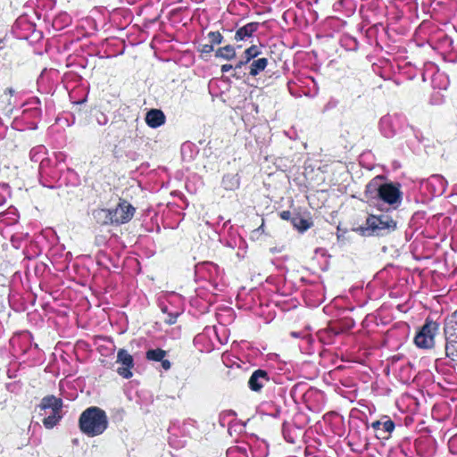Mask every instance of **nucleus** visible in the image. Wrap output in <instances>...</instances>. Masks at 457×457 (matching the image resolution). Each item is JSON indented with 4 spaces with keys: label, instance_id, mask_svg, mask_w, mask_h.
Listing matches in <instances>:
<instances>
[{
    "label": "nucleus",
    "instance_id": "1",
    "mask_svg": "<svg viewBox=\"0 0 457 457\" xmlns=\"http://www.w3.org/2000/svg\"><path fill=\"white\" fill-rule=\"evenodd\" d=\"M365 198L370 206L384 210L388 204L395 209L402 202V192L392 183H385L383 177L378 176L366 186Z\"/></svg>",
    "mask_w": 457,
    "mask_h": 457
},
{
    "label": "nucleus",
    "instance_id": "2",
    "mask_svg": "<svg viewBox=\"0 0 457 457\" xmlns=\"http://www.w3.org/2000/svg\"><path fill=\"white\" fill-rule=\"evenodd\" d=\"M108 417L104 411L98 407L86 409L79 417V428L87 436L102 435L108 427Z\"/></svg>",
    "mask_w": 457,
    "mask_h": 457
},
{
    "label": "nucleus",
    "instance_id": "3",
    "mask_svg": "<svg viewBox=\"0 0 457 457\" xmlns=\"http://www.w3.org/2000/svg\"><path fill=\"white\" fill-rule=\"evenodd\" d=\"M397 223L388 214L370 215L361 228L362 235L383 237L396 229Z\"/></svg>",
    "mask_w": 457,
    "mask_h": 457
},
{
    "label": "nucleus",
    "instance_id": "4",
    "mask_svg": "<svg viewBox=\"0 0 457 457\" xmlns=\"http://www.w3.org/2000/svg\"><path fill=\"white\" fill-rule=\"evenodd\" d=\"M40 416L45 428L51 429L56 426L62 418V400L54 395H48L41 400L39 404Z\"/></svg>",
    "mask_w": 457,
    "mask_h": 457
},
{
    "label": "nucleus",
    "instance_id": "5",
    "mask_svg": "<svg viewBox=\"0 0 457 457\" xmlns=\"http://www.w3.org/2000/svg\"><path fill=\"white\" fill-rule=\"evenodd\" d=\"M195 274L208 281L215 290L222 291L225 287L223 270L215 263L205 262L195 266Z\"/></svg>",
    "mask_w": 457,
    "mask_h": 457
},
{
    "label": "nucleus",
    "instance_id": "6",
    "mask_svg": "<svg viewBox=\"0 0 457 457\" xmlns=\"http://www.w3.org/2000/svg\"><path fill=\"white\" fill-rule=\"evenodd\" d=\"M46 148L42 145L33 147L29 152L30 160L34 162H39V176L41 183L44 186H47L46 182H44L45 179H50L56 180L58 179V172L56 170H48V166L51 164L52 159L46 157Z\"/></svg>",
    "mask_w": 457,
    "mask_h": 457
},
{
    "label": "nucleus",
    "instance_id": "7",
    "mask_svg": "<svg viewBox=\"0 0 457 457\" xmlns=\"http://www.w3.org/2000/svg\"><path fill=\"white\" fill-rule=\"evenodd\" d=\"M160 307L162 312L169 316L166 322L173 324L176 319L183 312L184 301L179 295L171 293L167 295L164 301L161 302Z\"/></svg>",
    "mask_w": 457,
    "mask_h": 457
},
{
    "label": "nucleus",
    "instance_id": "8",
    "mask_svg": "<svg viewBox=\"0 0 457 457\" xmlns=\"http://www.w3.org/2000/svg\"><path fill=\"white\" fill-rule=\"evenodd\" d=\"M438 324L427 320L420 330L414 337V343L419 348L428 349L435 345V336L438 331Z\"/></svg>",
    "mask_w": 457,
    "mask_h": 457
},
{
    "label": "nucleus",
    "instance_id": "9",
    "mask_svg": "<svg viewBox=\"0 0 457 457\" xmlns=\"http://www.w3.org/2000/svg\"><path fill=\"white\" fill-rule=\"evenodd\" d=\"M404 122V118L399 114L385 115L379 121L380 132L384 137L391 138L402 129Z\"/></svg>",
    "mask_w": 457,
    "mask_h": 457
},
{
    "label": "nucleus",
    "instance_id": "10",
    "mask_svg": "<svg viewBox=\"0 0 457 457\" xmlns=\"http://www.w3.org/2000/svg\"><path fill=\"white\" fill-rule=\"evenodd\" d=\"M110 210L114 225L129 222L136 212L135 207L126 200H120L119 204Z\"/></svg>",
    "mask_w": 457,
    "mask_h": 457
},
{
    "label": "nucleus",
    "instance_id": "11",
    "mask_svg": "<svg viewBox=\"0 0 457 457\" xmlns=\"http://www.w3.org/2000/svg\"><path fill=\"white\" fill-rule=\"evenodd\" d=\"M17 106L15 91L12 88H7L0 98V111L4 115L11 117L15 112H19Z\"/></svg>",
    "mask_w": 457,
    "mask_h": 457
},
{
    "label": "nucleus",
    "instance_id": "12",
    "mask_svg": "<svg viewBox=\"0 0 457 457\" xmlns=\"http://www.w3.org/2000/svg\"><path fill=\"white\" fill-rule=\"evenodd\" d=\"M117 363L120 364L117 368V373L124 378L132 377L131 369L134 367V359L128 351L120 349L117 353Z\"/></svg>",
    "mask_w": 457,
    "mask_h": 457
},
{
    "label": "nucleus",
    "instance_id": "13",
    "mask_svg": "<svg viewBox=\"0 0 457 457\" xmlns=\"http://www.w3.org/2000/svg\"><path fill=\"white\" fill-rule=\"evenodd\" d=\"M21 112L24 120L38 119L41 116V102L37 97H32L21 105Z\"/></svg>",
    "mask_w": 457,
    "mask_h": 457
},
{
    "label": "nucleus",
    "instance_id": "14",
    "mask_svg": "<svg viewBox=\"0 0 457 457\" xmlns=\"http://www.w3.org/2000/svg\"><path fill=\"white\" fill-rule=\"evenodd\" d=\"M216 336L217 335H216V330H215L214 327H206L204 328V330L203 331V333L198 334L195 337V339H194L195 345H199L204 344L205 341H208L206 343V345L203 348H201V351L210 352L215 346L213 338H216Z\"/></svg>",
    "mask_w": 457,
    "mask_h": 457
},
{
    "label": "nucleus",
    "instance_id": "15",
    "mask_svg": "<svg viewBox=\"0 0 457 457\" xmlns=\"http://www.w3.org/2000/svg\"><path fill=\"white\" fill-rule=\"evenodd\" d=\"M425 186L432 195L438 196L445 193L447 182L441 175H432Z\"/></svg>",
    "mask_w": 457,
    "mask_h": 457
},
{
    "label": "nucleus",
    "instance_id": "16",
    "mask_svg": "<svg viewBox=\"0 0 457 457\" xmlns=\"http://www.w3.org/2000/svg\"><path fill=\"white\" fill-rule=\"evenodd\" d=\"M270 381L269 373L263 370H256L248 380L251 390L259 392Z\"/></svg>",
    "mask_w": 457,
    "mask_h": 457
},
{
    "label": "nucleus",
    "instance_id": "17",
    "mask_svg": "<svg viewBox=\"0 0 457 457\" xmlns=\"http://www.w3.org/2000/svg\"><path fill=\"white\" fill-rule=\"evenodd\" d=\"M145 120L148 127L156 129L165 123L166 117L162 110L151 109L146 112Z\"/></svg>",
    "mask_w": 457,
    "mask_h": 457
},
{
    "label": "nucleus",
    "instance_id": "18",
    "mask_svg": "<svg viewBox=\"0 0 457 457\" xmlns=\"http://www.w3.org/2000/svg\"><path fill=\"white\" fill-rule=\"evenodd\" d=\"M371 427L377 432L378 437L387 438L395 429V424L391 420H377L371 424Z\"/></svg>",
    "mask_w": 457,
    "mask_h": 457
},
{
    "label": "nucleus",
    "instance_id": "19",
    "mask_svg": "<svg viewBox=\"0 0 457 457\" xmlns=\"http://www.w3.org/2000/svg\"><path fill=\"white\" fill-rule=\"evenodd\" d=\"M259 27L260 23L258 22H249L245 24L236 31L235 39L237 41H241L251 37L253 34L257 31Z\"/></svg>",
    "mask_w": 457,
    "mask_h": 457
},
{
    "label": "nucleus",
    "instance_id": "20",
    "mask_svg": "<svg viewBox=\"0 0 457 457\" xmlns=\"http://www.w3.org/2000/svg\"><path fill=\"white\" fill-rule=\"evenodd\" d=\"M93 217L101 225H114L110 209H96L93 211Z\"/></svg>",
    "mask_w": 457,
    "mask_h": 457
},
{
    "label": "nucleus",
    "instance_id": "21",
    "mask_svg": "<svg viewBox=\"0 0 457 457\" xmlns=\"http://www.w3.org/2000/svg\"><path fill=\"white\" fill-rule=\"evenodd\" d=\"M18 211L13 206H10L6 211L0 213V222L5 226L15 224L18 221Z\"/></svg>",
    "mask_w": 457,
    "mask_h": 457
},
{
    "label": "nucleus",
    "instance_id": "22",
    "mask_svg": "<svg viewBox=\"0 0 457 457\" xmlns=\"http://www.w3.org/2000/svg\"><path fill=\"white\" fill-rule=\"evenodd\" d=\"M198 154L196 145L191 142H185L181 145V156L185 162L193 161Z\"/></svg>",
    "mask_w": 457,
    "mask_h": 457
},
{
    "label": "nucleus",
    "instance_id": "23",
    "mask_svg": "<svg viewBox=\"0 0 457 457\" xmlns=\"http://www.w3.org/2000/svg\"><path fill=\"white\" fill-rule=\"evenodd\" d=\"M268 65L267 58H259L253 60L249 66V75L252 77L257 76L260 72L263 71Z\"/></svg>",
    "mask_w": 457,
    "mask_h": 457
},
{
    "label": "nucleus",
    "instance_id": "24",
    "mask_svg": "<svg viewBox=\"0 0 457 457\" xmlns=\"http://www.w3.org/2000/svg\"><path fill=\"white\" fill-rule=\"evenodd\" d=\"M221 184L226 190H236L239 187L240 179L237 174H226Z\"/></svg>",
    "mask_w": 457,
    "mask_h": 457
},
{
    "label": "nucleus",
    "instance_id": "25",
    "mask_svg": "<svg viewBox=\"0 0 457 457\" xmlns=\"http://www.w3.org/2000/svg\"><path fill=\"white\" fill-rule=\"evenodd\" d=\"M215 56L225 60H232L236 56L235 47L230 45L220 47L216 51Z\"/></svg>",
    "mask_w": 457,
    "mask_h": 457
},
{
    "label": "nucleus",
    "instance_id": "26",
    "mask_svg": "<svg viewBox=\"0 0 457 457\" xmlns=\"http://www.w3.org/2000/svg\"><path fill=\"white\" fill-rule=\"evenodd\" d=\"M166 355V351L160 348L150 349L145 353L146 359L154 361H162V359L165 358Z\"/></svg>",
    "mask_w": 457,
    "mask_h": 457
},
{
    "label": "nucleus",
    "instance_id": "27",
    "mask_svg": "<svg viewBox=\"0 0 457 457\" xmlns=\"http://www.w3.org/2000/svg\"><path fill=\"white\" fill-rule=\"evenodd\" d=\"M445 354L453 361H457V340H447L445 344Z\"/></svg>",
    "mask_w": 457,
    "mask_h": 457
},
{
    "label": "nucleus",
    "instance_id": "28",
    "mask_svg": "<svg viewBox=\"0 0 457 457\" xmlns=\"http://www.w3.org/2000/svg\"><path fill=\"white\" fill-rule=\"evenodd\" d=\"M261 54V51L257 46H251L244 52L245 62H250L253 59Z\"/></svg>",
    "mask_w": 457,
    "mask_h": 457
},
{
    "label": "nucleus",
    "instance_id": "29",
    "mask_svg": "<svg viewBox=\"0 0 457 457\" xmlns=\"http://www.w3.org/2000/svg\"><path fill=\"white\" fill-rule=\"evenodd\" d=\"M292 222L294 227L302 232L307 230L311 226V223L308 220L301 217L294 218Z\"/></svg>",
    "mask_w": 457,
    "mask_h": 457
},
{
    "label": "nucleus",
    "instance_id": "30",
    "mask_svg": "<svg viewBox=\"0 0 457 457\" xmlns=\"http://www.w3.org/2000/svg\"><path fill=\"white\" fill-rule=\"evenodd\" d=\"M11 196V190L7 184H0V206L5 204Z\"/></svg>",
    "mask_w": 457,
    "mask_h": 457
},
{
    "label": "nucleus",
    "instance_id": "31",
    "mask_svg": "<svg viewBox=\"0 0 457 457\" xmlns=\"http://www.w3.org/2000/svg\"><path fill=\"white\" fill-rule=\"evenodd\" d=\"M208 37L212 44L219 45L222 42L223 37L219 31H211L208 33Z\"/></svg>",
    "mask_w": 457,
    "mask_h": 457
},
{
    "label": "nucleus",
    "instance_id": "32",
    "mask_svg": "<svg viewBox=\"0 0 457 457\" xmlns=\"http://www.w3.org/2000/svg\"><path fill=\"white\" fill-rule=\"evenodd\" d=\"M29 337H30L29 334L19 335V336L13 337L11 339L10 343L13 347H15L17 345H19L21 342H29Z\"/></svg>",
    "mask_w": 457,
    "mask_h": 457
},
{
    "label": "nucleus",
    "instance_id": "33",
    "mask_svg": "<svg viewBox=\"0 0 457 457\" xmlns=\"http://www.w3.org/2000/svg\"><path fill=\"white\" fill-rule=\"evenodd\" d=\"M282 432H283V436L287 442L291 443V444H294L295 442V436L292 434V431L290 428L284 426Z\"/></svg>",
    "mask_w": 457,
    "mask_h": 457
},
{
    "label": "nucleus",
    "instance_id": "34",
    "mask_svg": "<svg viewBox=\"0 0 457 457\" xmlns=\"http://www.w3.org/2000/svg\"><path fill=\"white\" fill-rule=\"evenodd\" d=\"M235 413L232 411H223L220 414V423L222 427H225L227 419L233 418Z\"/></svg>",
    "mask_w": 457,
    "mask_h": 457
},
{
    "label": "nucleus",
    "instance_id": "35",
    "mask_svg": "<svg viewBox=\"0 0 457 457\" xmlns=\"http://www.w3.org/2000/svg\"><path fill=\"white\" fill-rule=\"evenodd\" d=\"M59 164H60L59 162H57V161L54 162L52 160L51 164L48 166V170H56L58 172V178L60 177V169L58 167Z\"/></svg>",
    "mask_w": 457,
    "mask_h": 457
},
{
    "label": "nucleus",
    "instance_id": "36",
    "mask_svg": "<svg viewBox=\"0 0 457 457\" xmlns=\"http://www.w3.org/2000/svg\"><path fill=\"white\" fill-rule=\"evenodd\" d=\"M160 361L162 362V367L163 370H168L170 369L171 364L169 360L163 358L162 361Z\"/></svg>",
    "mask_w": 457,
    "mask_h": 457
},
{
    "label": "nucleus",
    "instance_id": "37",
    "mask_svg": "<svg viewBox=\"0 0 457 457\" xmlns=\"http://www.w3.org/2000/svg\"><path fill=\"white\" fill-rule=\"evenodd\" d=\"M233 69V66L231 64H224L221 66V72L226 73L228 72Z\"/></svg>",
    "mask_w": 457,
    "mask_h": 457
},
{
    "label": "nucleus",
    "instance_id": "38",
    "mask_svg": "<svg viewBox=\"0 0 457 457\" xmlns=\"http://www.w3.org/2000/svg\"><path fill=\"white\" fill-rule=\"evenodd\" d=\"M289 216H290V212H282L280 213V217L283 219V220H288L289 219Z\"/></svg>",
    "mask_w": 457,
    "mask_h": 457
},
{
    "label": "nucleus",
    "instance_id": "39",
    "mask_svg": "<svg viewBox=\"0 0 457 457\" xmlns=\"http://www.w3.org/2000/svg\"><path fill=\"white\" fill-rule=\"evenodd\" d=\"M247 62H245V59L244 60H241L239 61L236 66H235V69H240L242 68L244 65H245Z\"/></svg>",
    "mask_w": 457,
    "mask_h": 457
},
{
    "label": "nucleus",
    "instance_id": "40",
    "mask_svg": "<svg viewBox=\"0 0 457 457\" xmlns=\"http://www.w3.org/2000/svg\"><path fill=\"white\" fill-rule=\"evenodd\" d=\"M264 231V221L262 220V225L254 230L255 233L263 232Z\"/></svg>",
    "mask_w": 457,
    "mask_h": 457
},
{
    "label": "nucleus",
    "instance_id": "41",
    "mask_svg": "<svg viewBox=\"0 0 457 457\" xmlns=\"http://www.w3.org/2000/svg\"><path fill=\"white\" fill-rule=\"evenodd\" d=\"M212 50V46H209V45H205L204 47V52L205 53H209Z\"/></svg>",
    "mask_w": 457,
    "mask_h": 457
},
{
    "label": "nucleus",
    "instance_id": "42",
    "mask_svg": "<svg viewBox=\"0 0 457 457\" xmlns=\"http://www.w3.org/2000/svg\"><path fill=\"white\" fill-rule=\"evenodd\" d=\"M291 336L295 337H299L298 333H296V332H292Z\"/></svg>",
    "mask_w": 457,
    "mask_h": 457
},
{
    "label": "nucleus",
    "instance_id": "43",
    "mask_svg": "<svg viewBox=\"0 0 457 457\" xmlns=\"http://www.w3.org/2000/svg\"><path fill=\"white\" fill-rule=\"evenodd\" d=\"M23 21H24V19H19V20L17 21V22H16V23H17V25L21 24Z\"/></svg>",
    "mask_w": 457,
    "mask_h": 457
}]
</instances>
